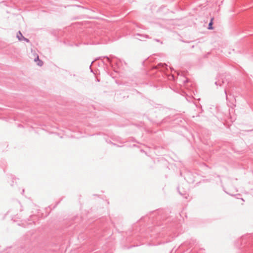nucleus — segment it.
Here are the masks:
<instances>
[{
  "mask_svg": "<svg viewBox=\"0 0 253 253\" xmlns=\"http://www.w3.org/2000/svg\"><path fill=\"white\" fill-rule=\"evenodd\" d=\"M138 36H142L141 35H139V34H137Z\"/></svg>",
  "mask_w": 253,
  "mask_h": 253,
  "instance_id": "nucleus-11",
  "label": "nucleus"
},
{
  "mask_svg": "<svg viewBox=\"0 0 253 253\" xmlns=\"http://www.w3.org/2000/svg\"><path fill=\"white\" fill-rule=\"evenodd\" d=\"M19 34L21 35V37L23 38V40H24V41H26L27 42H29V40L28 39H26V38H25V37H24L23 36V35L21 34L20 31H19Z\"/></svg>",
  "mask_w": 253,
  "mask_h": 253,
  "instance_id": "nucleus-2",
  "label": "nucleus"
},
{
  "mask_svg": "<svg viewBox=\"0 0 253 253\" xmlns=\"http://www.w3.org/2000/svg\"><path fill=\"white\" fill-rule=\"evenodd\" d=\"M212 19L211 20V21L209 24V26H208V29H213V27L212 26Z\"/></svg>",
  "mask_w": 253,
  "mask_h": 253,
  "instance_id": "nucleus-3",
  "label": "nucleus"
},
{
  "mask_svg": "<svg viewBox=\"0 0 253 253\" xmlns=\"http://www.w3.org/2000/svg\"><path fill=\"white\" fill-rule=\"evenodd\" d=\"M143 37H145V38H149L148 36L147 35H144Z\"/></svg>",
  "mask_w": 253,
  "mask_h": 253,
  "instance_id": "nucleus-9",
  "label": "nucleus"
},
{
  "mask_svg": "<svg viewBox=\"0 0 253 253\" xmlns=\"http://www.w3.org/2000/svg\"><path fill=\"white\" fill-rule=\"evenodd\" d=\"M158 66H162V67H164L165 66H167V65L166 64L160 63Z\"/></svg>",
  "mask_w": 253,
  "mask_h": 253,
  "instance_id": "nucleus-5",
  "label": "nucleus"
},
{
  "mask_svg": "<svg viewBox=\"0 0 253 253\" xmlns=\"http://www.w3.org/2000/svg\"><path fill=\"white\" fill-rule=\"evenodd\" d=\"M187 82V80L186 79V80H185L184 81V83H186V82Z\"/></svg>",
  "mask_w": 253,
  "mask_h": 253,
  "instance_id": "nucleus-10",
  "label": "nucleus"
},
{
  "mask_svg": "<svg viewBox=\"0 0 253 253\" xmlns=\"http://www.w3.org/2000/svg\"><path fill=\"white\" fill-rule=\"evenodd\" d=\"M104 58H105L106 59V60H107V61L108 62H110V59H109V57H105Z\"/></svg>",
  "mask_w": 253,
  "mask_h": 253,
  "instance_id": "nucleus-6",
  "label": "nucleus"
},
{
  "mask_svg": "<svg viewBox=\"0 0 253 253\" xmlns=\"http://www.w3.org/2000/svg\"><path fill=\"white\" fill-rule=\"evenodd\" d=\"M37 60L39 61V62L38 63V65L39 66H42L43 64V62L42 61L39 60L38 56H37V57L35 59V61H36Z\"/></svg>",
  "mask_w": 253,
  "mask_h": 253,
  "instance_id": "nucleus-1",
  "label": "nucleus"
},
{
  "mask_svg": "<svg viewBox=\"0 0 253 253\" xmlns=\"http://www.w3.org/2000/svg\"><path fill=\"white\" fill-rule=\"evenodd\" d=\"M17 37L19 39V41L23 40V38L21 37V35L19 34V33L17 35Z\"/></svg>",
  "mask_w": 253,
  "mask_h": 253,
  "instance_id": "nucleus-4",
  "label": "nucleus"
},
{
  "mask_svg": "<svg viewBox=\"0 0 253 253\" xmlns=\"http://www.w3.org/2000/svg\"><path fill=\"white\" fill-rule=\"evenodd\" d=\"M224 92H225V93L226 94V100L228 99V97H227V92H226V90L225 89L224 90Z\"/></svg>",
  "mask_w": 253,
  "mask_h": 253,
  "instance_id": "nucleus-7",
  "label": "nucleus"
},
{
  "mask_svg": "<svg viewBox=\"0 0 253 253\" xmlns=\"http://www.w3.org/2000/svg\"><path fill=\"white\" fill-rule=\"evenodd\" d=\"M231 107L233 108L235 105L234 104H232V105H229Z\"/></svg>",
  "mask_w": 253,
  "mask_h": 253,
  "instance_id": "nucleus-8",
  "label": "nucleus"
}]
</instances>
